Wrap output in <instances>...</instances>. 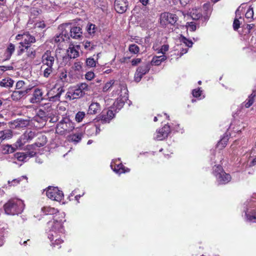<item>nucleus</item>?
<instances>
[{"label":"nucleus","mask_w":256,"mask_h":256,"mask_svg":"<svg viewBox=\"0 0 256 256\" xmlns=\"http://www.w3.org/2000/svg\"><path fill=\"white\" fill-rule=\"evenodd\" d=\"M14 49H15V46H14V45L12 43H10L7 49H6V52H7V56H6V59H9L12 56V53L14 52Z\"/></svg>","instance_id":"35"},{"label":"nucleus","mask_w":256,"mask_h":256,"mask_svg":"<svg viewBox=\"0 0 256 256\" xmlns=\"http://www.w3.org/2000/svg\"><path fill=\"white\" fill-rule=\"evenodd\" d=\"M16 148L12 145L6 144L3 148V151L4 153H12L16 151Z\"/></svg>","instance_id":"36"},{"label":"nucleus","mask_w":256,"mask_h":256,"mask_svg":"<svg viewBox=\"0 0 256 256\" xmlns=\"http://www.w3.org/2000/svg\"><path fill=\"white\" fill-rule=\"evenodd\" d=\"M188 51V48H182L180 52V56H182L184 54H186Z\"/></svg>","instance_id":"62"},{"label":"nucleus","mask_w":256,"mask_h":256,"mask_svg":"<svg viewBox=\"0 0 256 256\" xmlns=\"http://www.w3.org/2000/svg\"><path fill=\"white\" fill-rule=\"evenodd\" d=\"M18 40H22V42L20 43L22 47L26 46H30L31 43H34L36 42L34 36H31L28 32H24L22 34H18L16 36Z\"/></svg>","instance_id":"10"},{"label":"nucleus","mask_w":256,"mask_h":256,"mask_svg":"<svg viewBox=\"0 0 256 256\" xmlns=\"http://www.w3.org/2000/svg\"><path fill=\"white\" fill-rule=\"evenodd\" d=\"M246 215L248 220L250 222H252V221L254 222V220H256V212L254 213L252 215L248 214H246Z\"/></svg>","instance_id":"53"},{"label":"nucleus","mask_w":256,"mask_h":256,"mask_svg":"<svg viewBox=\"0 0 256 256\" xmlns=\"http://www.w3.org/2000/svg\"><path fill=\"white\" fill-rule=\"evenodd\" d=\"M74 70H80L82 68L81 64L80 62H76L74 64Z\"/></svg>","instance_id":"61"},{"label":"nucleus","mask_w":256,"mask_h":256,"mask_svg":"<svg viewBox=\"0 0 256 256\" xmlns=\"http://www.w3.org/2000/svg\"><path fill=\"white\" fill-rule=\"evenodd\" d=\"M150 68V66L149 63L144 64L138 66L134 74V80L136 82H139L142 76L149 72Z\"/></svg>","instance_id":"9"},{"label":"nucleus","mask_w":256,"mask_h":256,"mask_svg":"<svg viewBox=\"0 0 256 256\" xmlns=\"http://www.w3.org/2000/svg\"><path fill=\"white\" fill-rule=\"evenodd\" d=\"M128 49L130 52L134 54L138 53L140 51L139 47L136 44H132L130 45Z\"/></svg>","instance_id":"39"},{"label":"nucleus","mask_w":256,"mask_h":256,"mask_svg":"<svg viewBox=\"0 0 256 256\" xmlns=\"http://www.w3.org/2000/svg\"><path fill=\"white\" fill-rule=\"evenodd\" d=\"M76 86L79 88L82 92H86L88 90V85L86 83H82L78 84Z\"/></svg>","instance_id":"47"},{"label":"nucleus","mask_w":256,"mask_h":256,"mask_svg":"<svg viewBox=\"0 0 256 256\" xmlns=\"http://www.w3.org/2000/svg\"><path fill=\"white\" fill-rule=\"evenodd\" d=\"M54 56L50 51H46L42 58V68H44V67L53 68L55 60Z\"/></svg>","instance_id":"7"},{"label":"nucleus","mask_w":256,"mask_h":256,"mask_svg":"<svg viewBox=\"0 0 256 256\" xmlns=\"http://www.w3.org/2000/svg\"><path fill=\"white\" fill-rule=\"evenodd\" d=\"M14 81L10 78L3 79L0 82V86L2 87H12Z\"/></svg>","instance_id":"26"},{"label":"nucleus","mask_w":256,"mask_h":256,"mask_svg":"<svg viewBox=\"0 0 256 256\" xmlns=\"http://www.w3.org/2000/svg\"><path fill=\"white\" fill-rule=\"evenodd\" d=\"M2 131V136H1V140H4L11 138L12 134V132L10 130H1Z\"/></svg>","instance_id":"30"},{"label":"nucleus","mask_w":256,"mask_h":256,"mask_svg":"<svg viewBox=\"0 0 256 256\" xmlns=\"http://www.w3.org/2000/svg\"><path fill=\"white\" fill-rule=\"evenodd\" d=\"M86 65L90 67L96 66V62L93 58H89L86 60Z\"/></svg>","instance_id":"45"},{"label":"nucleus","mask_w":256,"mask_h":256,"mask_svg":"<svg viewBox=\"0 0 256 256\" xmlns=\"http://www.w3.org/2000/svg\"><path fill=\"white\" fill-rule=\"evenodd\" d=\"M178 20V18L175 14L163 12L160 14V23L162 25H166L168 24L174 25Z\"/></svg>","instance_id":"8"},{"label":"nucleus","mask_w":256,"mask_h":256,"mask_svg":"<svg viewBox=\"0 0 256 256\" xmlns=\"http://www.w3.org/2000/svg\"><path fill=\"white\" fill-rule=\"evenodd\" d=\"M24 84L25 83L23 80H19L16 82V88L17 90H20L24 86Z\"/></svg>","instance_id":"52"},{"label":"nucleus","mask_w":256,"mask_h":256,"mask_svg":"<svg viewBox=\"0 0 256 256\" xmlns=\"http://www.w3.org/2000/svg\"><path fill=\"white\" fill-rule=\"evenodd\" d=\"M254 16V10L253 8L250 6L248 10L246 12L245 14V16L246 18H252Z\"/></svg>","instance_id":"43"},{"label":"nucleus","mask_w":256,"mask_h":256,"mask_svg":"<svg viewBox=\"0 0 256 256\" xmlns=\"http://www.w3.org/2000/svg\"><path fill=\"white\" fill-rule=\"evenodd\" d=\"M42 119L44 122L47 120L46 112L42 110H40L37 114L34 117V120Z\"/></svg>","instance_id":"32"},{"label":"nucleus","mask_w":256,"mask_h":256,"mask_svg":"<svg viewBox=\"0 0 256 256\" xmlns=\"http://www.w3.org/2000/svg\"><path fill=\"white\" fill-rule=\"evenodd\" d=\"M96 27L95 24H90L87 28V31L90 34H94L96 32Z\"/></svg>","instance_id":"42"},{"label":"nucleus","mask_w":256,"mask_h":256,"mask_svg":"<svg viewBox=\"0 0 256 256\" xmlns=\"http://www.w3.org/2000/svg\"><path fill=\"white\" fill-rule=\"evenodd\" d=\"M20 50L18 51V54L20 55L22 53L26 50L24 47H22L21 45L19 46Z\"/></svg>","instance_id":"60"},{"label":"nucleus","mask_w":256,"mask_h":256,"mask_svg":"<svg viewBox=\"0 0 256 256\" xmlns=\"http://www.w3.org/2000/svg\"><path fill=\"white\" fill-rule=\"evenodd\" d=\"M168 48L169 47L168 45H163L160 49V52L162 53L164 55V53L168 50Z\"/></svg>","instance_id":"56"},{"label":"nucleus","mask_w":256,"mask_h":256,"mask_svg":"<svg viewBox=\"0 0 256 256\" xmlns=\"http://www.w3.org/2000/svg\"><path fill=\"white\" fill-rule=\"evenodd\" d=\"M84 45L86 49H88L89 50H92L94 49L95 46L93 43H92L91 42L88 41H86V42H84Z\"/></svg>","instance_id":"46"},{"label":"nucleus","mask_w":256,"mask_h":256,"mask_svg":"<svg viewBox=\"0 0 256 256\" xmlns=\"http://www.w3.org/2000/svg\"><path fill=\"white\" fill-rule=\"evenodd\" d=\"M256 96V92L254 90L252 94L248 96L245 102L244 106L246 108H250L254 102V98Z\"/></svg>","instance_id":"22"},{"label":"nucleus","mask_w":256,"mask_h":256,"mask_svg":"<svg viewBox=\"0 0 256 256\" xmlns=\"http://www.w3.org/2000/svg\"><path fill=\"white\" fill-rule=\"evenodd\" d=\"M74 128V124L68 118H64L57 124V129L62 130L60 132H70Z\"/></svg>","instance_id":"6"},{"label":"nucleus","mask_w":256,"mask_h":256,"mask_svg":"<svg viewBox=\"0 0 256 256\" xmlns=\"http://www.w3.org/2000/svg\"><path fill=\"white\" fill-rule=\"evenodd\" d=\"M58 29L61 30V32L58 35H56L55 36L54 41L56 42H60L67 41V40H69L68 38H64V36L63 35V32H64V28H62V25H60L59 26Z\"/></svg>","instance_id":"21"},{"label":"nucleus","mask_w":256,"mask_h":256,"mask_svg":"<svg viewBox=\"0 0 256 256\" xmlns=\"http://www.w3.org/2000/svg\"><path fill=\"white\" fill-rule=\"evenodd\" d=\"M94 74L92 72H88L85 75L86 78L89 80H92L94 78Z\"/></svg>","instance_id":"51"},{"label":"nucleus","mask_w":256,"mask_h":256,"mask_svg":"<svg viewBox=\"0 0 256 256\" xmlns=\"http://www.w3.org/2000/svg\"><path fill=\"white\" fill-rule=\"evenodd\" d=\"M114 80H111L109 82H106L103 88V90L104 92L108 90L114 85Z\"/></svg>","instance_id":"44"},{"label":"nucleus","mask_w":256,"mask_h":256,"mask_svg":"<svg viewBox=\"0 0 256 256\" xmlns=\"http://www.w3.org/2000/svg\"><path fill=\"white\" fill-rule=\"evenodd\" d=\"M28 178L26 176H22L20 178L13 180L12 182L8 181V184L10 186H15L18 184L20 181L23 180H27Z\"/></svg>","instance_id":"34"},{"label":"nucleus","mask_w":256,"mask_h":256,"mask_svg":"<svg viewBox=\"0 0 256 256\" xmlns=\"http://www.w3.org/2000/svg\"><path fill=\"white\" fill-rule=\"evenodd\" d=\"M36 26L37 28H45L46 24H44V22H39L36 23Z\"/></svg>","instance_id":"58"},{"label":"nucleus","mask_w":256,"mask_h":256,"mask_svg":"<svg viewBox=\"0 0 256 256\" xmlns=\"http://www.w3.org/2000/svg\"><path fill=\"white\" fill-rule=\"evenodd\" d=\"M42 92L40 89L36 88L34 90L32 97L31 98L30 102L32 103H37L42 100Z\"/></svg>","instance_id":"16"},{"label":"nucleus","mask_w":256,"mask_h":256,"mask_svg":"<svg viewBox=\"0 0 256 256\" xmlns=\"http://www.w3.org/2000/svg\"><path fill=\"white\" fill-rule=\"evenodd\" d=\"M2 67L4 68V69H2L4 70H13V66H2Z\"/></svg>","instance_id":"64"},{"label":"nucleus","mask_w":256,"mask_h":256,"mask_svg":"<svg viewBox=\"0 0 256 256\" xmlns=\"http://www.w3.org/2000/svg\"><path fill=\"white\" fill-rule=\"evenodd\" d=\"M214 174L216 177L218 182L220 184H226L231 180L230 175L225 172L220 166H215L214 170Z\"/></svg>","instance_id":"3"},{"label":"nucleus","mask_w":256,"mask_h":256,"mask_svg":"<svg viewBox=\"0 0 256 256\" xmlns=\"http://www.w3.org/2000/svg\"><path fill=\"white\" fill-rule=\"evenodd\" d=\"M52 225V230L54 231V232H58L62 233L64 232V229L63 226L61 224L60 222H58V220L54 221L52 223V222H49L48 224V225Z\"/></svg>","instance_id":"15"},{"label":"nucleus","mask_w":256,"mask_h":256,"mask_svg":"<svg viewBox=\"0 0 256 256\" xmlns=\"http://www.w3.org/2000/svg\"><path fill=\"white\" fill-rule=\"evenodd\" d=\"M41 72H43L42 76L46 78L50 76V74L54 70V68H50L48 67H44V68H40Z\"/></svg>","instance_id":"31"},{"label":"nucleus","mask_w":256,"mask_h":256,"mask_svg":"<svg viewBox=\"0 0 256 256\" xmlns=\"http://www.w3.org/2000/svg\"><path fill=\"white\" fill-rule=\"evenodd\" d=\"M62 28H64L63 35L64 38H70L74 39H79L82 36V31L80 26H72L70 24H62Z\"/></svg>","instance_id":"2"},{"label":"nucleus","mask_w":256,"mask_h":256,"mask_svg":"<svg viewBox=\"0 0 256 256\" xmlns=\"http://www.w3.org/2000/svg\"><path fill=\"white\" fill-rule=\"evenodd\" d=\"M170 132V127L168 124H165L162 128L159 129L156 132V138L158 140H162L167 138L168 134Z\"/></svg>","instance_id":"12"},{"label":"nucleus","mask_w":256,"mask_h":256,"mask_svg":"<svg viewBox=\"0 0 256 256\" xmlns=\"http://www.w3.org/2000/svg\"><path fill=\"white\" fill-rule=\"evenodd\" d=\"M254 26V24H247L246 28L248 29V32H250V30H252Z\"/></svg>","instance_id":"63"},{"label":"nucleus","mask_w":256,"mask_h":256,"mask_svg":"<svg viewBox=\"0 0 256 256\" xmlns=\"http://www.w3.org/2000/svg\"><path fill=\"white\" fill-rule=\"evenodd\" d=\"M28 121L23 119H17L11 122L12 128H19L26 127L28 124Z\"/></svg>","instance_id":"14"},{"label":"nucleus","mask_w":256,"mask_h":256,"mask_svg":"<svg viewBox=\"0 0 256 256\" xmlns=\"http://www.w3.org/2000/svg\"><path fill=\"white\" fill-rule=\"evenodd\" d=\"M36 136V132L32 130L26 131L22 135V138H24V141L28 142L32 140Z\"/></svg>","instance_id":"19"},{"label":"nucleus","mask_w":256,"mask_h":256,"mask_svg":"<svg viewBox=\"0 0 256 256\" xmlns=\"http://www.w3.org/2000/svg\"><path fill=\"white\" fill-rule=\"evenodd\" d=\"M85 116V113L83 112H78L76 115L75 119L76 122H80Z\"/></svg>","instance_id":"41"},{"label":"nucleus","mask_w":256,"mask_h":256,"mask_svg":"<svg viewBox=\"0 0 256 256\" xmlns=\"http://www.w3.org/2000/svg\"><path fill=\"white\" fill-rule=\"evenodd\" d=\"M100 110V106L98 102H92L89 106L88 114H95Z\"/></svg>","instance_id":"17"},{"label":"nucleus","mask_w":256,"mask_h":256,"mask_svg":"<svg viewBox=\"0 0 256 256\" xmlns=\"http://www.w3.org/2000/svg\"><path fill=\"white\" fill-rule=\"evenodd\" d=\"M69 93L72 94V96L73 97L72 98H80L85 94L84 92H82L77 86L76 87L75 89L73 90L72 92H70Z\"/></svg>","instance_id":"23"},{"label":"nucleus","mask_w":256,"mask_h":256,"mask_svg":"<svg viewBox=\"0 0 256 256\" xmlns=\"http://www.w3.org/2000/svg\"><path fill=\"white\" fill-rule=\"evenodd\" d=\"M60 80L64 82H68V79H67V72H66L65 70L64 72H62L60 74Z\"/></svg>","instance_id":"48"},{"label":"nucleus","mask_w":256,"mask_h":256,"mask_svg":"<svg viewBox=\"0 0 256 256\" xmlns=\"http://www.w3.org/2000/svg\"><path fill=\"white\" fill-rule=\"evenodd\" d=\"M42 211L44 214H54L57 212V210L50 206H44L42 208Z\"/></svg>","instance_id":"28"},{"label":"nucleus","mask_w":256,"mask_h":256,"mask_svg":"<svg viewBox=\"0 0 256 256\" xmlns=\"http://www.w3.org/2000/svg\"><path fill=\"white\" fill-rule=\"evenodd\" d=\"M142 60L140 58H135L133 59L132 60V66H136L138 64H140Z\"/></svg>","instance_id":"57"},{"label":"nucleus","mask_w":256,"mask_h":256,"mask_svg":"<svg viewBox=\"0 0 256 256\" xmlns=\"http://www.w3.org/2000/svg\"><path fill=\"white\" fill-rule=\"evenodd\" d=\"M180 40L181 42L184 44L186 46L189 48H191L192 46L193 42H192V41L190 40H188L184 36H181Z\"/></svg>","instance_id":"37"},{"label":"nucleus","mask_w":256,"mask_h":256,"mask_svg":"<svg viewBox=\"0 0 256 256\" xmlns=\"http://www.w3.org/2000/svg\"><path fill=\"white\" fill-rule=\"evenodd\" d=\"M30 90V88H26L24 90H15L12 92L11 98L12 100L18 101L26 96Z\"/></svg>","instance_id":"13"},{"label":"nucleus","mask_w":256,"mask_h":256,"mask_svg":"<svg viewBox=\"0 0 256 256\" xmlns=\"http://www.w3.org/2000/svg\"><path fill=\"white\" fill-rule=\"evenodd\" d=\"M228 140V136H224L218 142V146H221L222 148H224L227 144Z\"/></svg>","instance_id":"38"},{"label":"nucleus","mask_w":256,"mask_h":256,"mask_svg":"<svg viewBox=\"0 0 256 256\" xmlns=\"http://www.w3.org/2000/svg\"><path fill=\"white\" fill-rule=\"evenodd\" d=\"M26 142V140L24 141V138H22V136L19 138L14 144V147L16 148H21Z\"/></svg>","instance_id":"40"},{"label":"nucleus","mask_w":256,"mask_h":256,"mask_svg":"<svg viewBox=\"0 0 256 256\" xmlns=\"http://www.w3.org/2000/svg\"><path fill=\"white\" fill-rule=\"evenodd\" d=\"M63 242V240L60 238H56L54 240V242L52 243V244L55 246L56 245L58 246L59 244Z\"/></svg>","instance_id":"59"},{"label":"nucleus","mask_w":256,"mask_h":256,"mask_svg":"<svg viewBox=\"0 0 256 256\" xmlns=\"http://www.w3.org/2000/svg\"><path fill=\"white\" fill-rule=\"evenodd\" d=\"M24 208L22 200L18 198L10 200L4 206L5 212L7 214L15 215L22 212Z\"/></svg>","instance_id":"1"},{"label":"nucleus","mask_w":256,"mask_h":256,"mask_svg":"<svg viewBox=\"0 0 256 256\" xmlns=\"http://www.w3.org/2000/svg\"><path fill=\"white\" fill-rule=\"evenodd\" d=\"M188 26L190 28V30L192 32H194L196 30V26L195 24L193 22L188 23Z\"/></svg>","instance_id":"55"},{"label":"nucleus","mask_w":256,"mask_h":256,"mask_svg":"<svg viewBox=\"0 0 256 256\" xmlns=\"http://www.w3.org/2000/svg\"><path fill=\"white\" fill-rule=\"evenodd\" d=\"M128 2L127 0H115L114 3V9L119 14L124 13L128 8Z\"/></svg>","instance_id":"11"},{"label":"nucleus","mask_w":256,"mask_h":256,"mask_svg":"<svg viewBox=\"0 0 256 256\" xmlns=\"http://www.w3.org/2000/svg\"><path fill=\"white\" fill-rule=\"evenodd\" d=\"M192 94L194 97L198 98L202 94V91L200 88L196 90H194L192 92Z\"/></svg>","instance_id":"50"},{"label":"nucleus","mask_w":256,"mask_h":256,"mask_svg":"<svg viewBox=\"0 0 256 256\" xmlns=\"http://www.w3.org/2000/svg\"><path fill=\"white\" fill-rule=\"evenodd\" d=\"M34 146L32 144L26 146V152H18L14 154V158L19 162H26L30 158L34 157L36 152L34 150Z\"/></svg>","instance_id":"4"},{"label":"nucleus","mask_w":256,"mask_h":256,"mask_svg":"<svg viewBox=\"0 0 256 256\" xmlns=\"http://www.w3.org/2000/svg\"><path fill=\"white\" fill-rule=\"evenodd\" d=\"M113 170L116 173L119 174L125 173L126 172L130 171V170L128 168H126V170L125 167L122 164H118L115 166L114 168H113Z\"/></svg>","instance_id":"24"},{"label":"nucleus","mask_w":256,"mask_h":256,"mask_svg":"<svg viewBox=\"0 0 256 256\" xmlns=\"http://www.w3.org/2000/svg\"><path fill=\"white\" fill-rule=\"evenodd\" d=\"M47 196L52 200L60 201L64 194L62 191L60 190L58 188L50 186L46 190Z\"/></svg>","instance_id":"5"},{"label":"nucleus","mask_w":256,"mask_h":256,"mask_svg":"<svg viewBox=\"0 0 256 256\" xmlns=\"http://www.w3.org/2000/svg\"><path fill=\"white\" fill-rule=\"evenodd\" d=\"M189 14L191 18L195 20H198L202 16V14L197 9L192 8Z\"/></svg>","instance_id":"25"},{"label":"nucleus","mask_w":256,"mask_h":256,"mask_svg":"<svg viewBox=\"0 0 256 256\" xmlns=\"http://www.w3.org/2000/svg\"><path fill=\"white\" fill-rule=\"evenodd\" d=\"M166 58V56L162 55L160 56H154L153 57L151 63L152 65L159 66L162 62L164 61Z\"/></svg>","instance_id":"20"},{"label":"nucleus","mask_w":256,"mask_h":256,"mask_svg":"<svg viewBox=\"0 0 256 256\" xmlns=\"http://www.w3.org/2000/svg\"><path fill=\"white\" fill-rule=\"evenodd\" d=\"M88 130H90L92 132H95L96 135L100 133V130L99 128L97 126H92L91 127L90 130H87V132H88Z\"/></svg>","instance_id":"54"},{"label":"nucleus","mask_w":256,"mask_h":256,"mask_svg":"<svg viewBox=\"0 0 256 256\" xmlns=\"http://www.w3.org/2000/svg\"><path fill=\"white\" fill-rule=\"evenodd\" d=\"M240 22L239 21L238 18H236L234 20V22H233V28H234V30H238V28L240 26Z\"/></svg>","instance_id":"49"},{"label":"nucleus","mask_w":256,"mask_h":256,"mask_svg":"<svg viewBox=\"0 0 256 256\" xmlns=\"http://www.w3.org/2000/svg\"><path fill=\"white\" fill-rule=\"evenodd\" d=\"M25 49H26V55L28 57H30L32 58H34L36 56V51L35 50L30 48V46H24Z\"/></svg>","instance_id":"29"},{"label":"nucleus","mask_w":256,"mask_h":256,"mask_svg":"<svg viewBox=\"0 0 256 256\" xmlns=\"http://www.w3.org/2000/svg\"><path fill=\"white\" fill-rule=\"evenodd\" d=\"M82 136V133L70 135V138L72 142L77 143L81 140Z\"/></svg>","instance_id":"33"},{"label":"nucleus","mask_w":256,"mask_h":256,"mask_svg":"<svg viewBox=\"0 0 256 256\" xmlns=\"http://www.w3.org/2000/svg\"><path fill=\"white\" fill-rule=\"evenodd\" d=\"M68 54L70 58H75L79 56V53L74 47H70L68 50Z\"/></svg>","instance_id":"27"},{"label":"nucleus","mask_w":256,"mask_h":256,"mask_svg":"<svg viewBox=\"0 0 256 256\" xmlns=\"http://www.w3.org/2000/svg\"><path fill=\"white\" fill-rule=\"evenodd\" d=\"M114 113L112 110H108L106 112V115L103 112L100 116L104 122H109L110 120L114 116Z\"/></svg>","instance_id":"18"}]
</instances>
